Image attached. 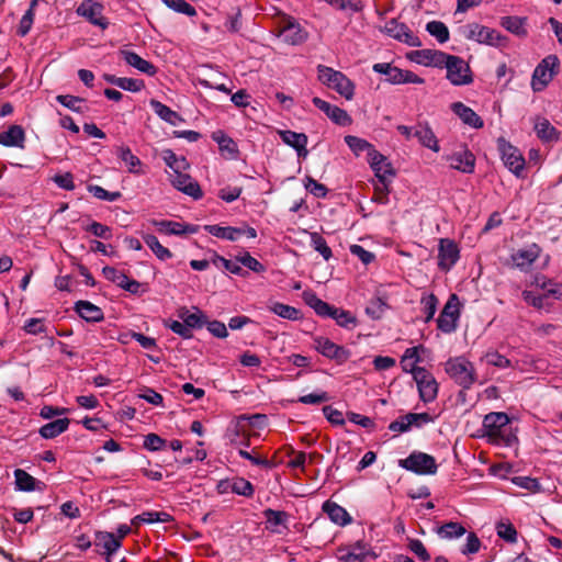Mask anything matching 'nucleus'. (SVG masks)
Masks as SVG:
<instances>
[{
    "label": "nucleus",
    "instance_id": "nucleus-1",
    "mask_svg": "<svg viewBox=\"0 0 562 562\" xmlns=\"http://www.w3.org/2000/svg\"><path fill=\"white\" fill-rule=\"evenodd\" d=\"M303 300L321 317L333 318L336 324L346 329H353L358 325L357 317L349 311L336 307L321 300L313 291H304Z\"/></svg>",
    "mask_w": 562,
    "mask_h": 562
},
{
    "label": "nucleus",
    "instance_id": "nucleus-2",
    "mask_svg": "<svg viewBox=\"0 0 562 562\" xmlns=\"http://www.w3.org/2000/svg\"><path fill=\"white\" fill-rule=\"evenodd\" d=\"M445 371L463 390H470L477 380L474 364L463 356L449 358Z\"/></svg>",
    "mask_w": 562,
    "mask_h": 562
},
{
    "label": "nucleus",
    "instance_id": "nucleus-3",
    "mask_svg": "<svg viewBox=\"0 0 562 562\" xmlns=\"http://www.w3.org/2000/svg\"><path fill=\"white\" fill-rule=\"evenodd\" d=\"M317 75L322 83L335 90L347 100H351L353 98L355 85L341 71L335 70L331 67L325 65H318Z\"/></svg>",
    "mask_w": 562,
    "mask_h": 562
},
{
    "label": "nucleus",
    "instance_id": "nucleus-4",
    "mask_svg": "<svg viewBox=\"0 0 562 562\" xmlns=\"http://www.w3.org/2000/svg\"><path fill=\"white\" fill-rule=\"evenodd\" d=\"M443 68L447 69L446 78L453 86H468L474 80L471 67L459 56L448 54Z\"/></svg>",
    "mask_w": 562,
    "mask_h": 562
},
{
    "label": "nucleus",
    "instance_id": "nucleus-5",
    "mask_svg": "<svg viewBox=\"0 0 562 562\" xmlns=\"http://www.w3.org/2000/svg\"><path fill=\"white\" fill-rule=\"evenodd\" d=\"M398 465L418 475H434L438 471L435 458L422 451H413L407 458L401 459Z\"/></svg>",
    "mask_w": 562,
    "mask_h": 562
},
{
    "label": "nucleus",
    "instance_id": "nucleus-6",
    "mask_svg": "<svg viewBox=\"0 0 562 562\" xmlns=\"http://www.w3.org/2000/svg\"><path fill=\"white\" fill-rule=\"evenodd\" d=\"M560 60L557 55H548L535 68L531 87L535 92L542 91L558 74Z\"/></svg>",
    "mask_w": 562,
    "mask_h": 562
},
{
    "label": "nucleus",
    "instance_id": "nucleus-7",
    "mask_svg": "<svg viewBox=\"0 0 562 562\" xmlns=\"http://www.w3.org/2000/svg\"><path fill=\"white\" fill-rule=\"evenodd\" d=\"M372 69L376 74L386 76V81L391 85L425 83V79L415 72L397 68L392 66L390 63H376L372 66Z\"/></svg>",
    "mask_w": 562,
    "mask_h": 562
},
{
    "label": "nucleus",
    "instance_id": "nucleus-8",
    "mask_svg": "<svg viewBox=\"0 0 562 562\" xmlns=\"http://www.w3.org/2000/svg\"><path fill=\"white\" fill-rule=\"evenodd\" d=\"M459 306L460 302L458 295L451 294L437 318V327L441 331L450 334L456 330L457 322L460 317Z\"/></svg>",
    "mask_w": 562,
    "mask_h": 562
},
{
    "label": "nucleus",
    "instance_id": "nucleus-9",
    "mask_svg": "<svg viewBox=\"0 0 562 562\" xmlns=\"http://www.w3.org/2000/svg\"><path fill=\"white\" fill-rule=\"evenodd\" d=\"M510 419L506 413L492 412L484 416L482 429L483 436L488 438L490 442H496L497 437L504 430L509 428Z\"/></svg>",
    "mask_w": 562,
    "mask_h": 562
},
{
    "label": "nucleus",
    "instance_id": "nucleus-10",
    "mask_svg": "<svg viewBox=\"0 0 562 562\" xmlns=\"http://www.w3.org/2000/svg\"><path fill=\"white\" fill-rule=\"evenodd\" d=\"M104 5L94 0H83L77 8L76 12L79 16L85 18L91 24L105 30L109 26V21L103 16Z\"/></svg>",
    "mask_w": 562,
    "mask_h": 562
},
{
    "label": "nucleus",
    "instance_id": "nucleus-11",
    "mask_svg": "<svg viewBox=\"0 0 562 562\" xmlns=\"http://www.w3.org/2000/svg\"><path fill=\"white\" fill-rule=\"evenodd\" d=\"M498 149L504 165L516 176H520L525 168V158L518 148L507 143L504 138L498 139Z\"/></svg>",
    "mask_w": 562,
    "mask_h": 562
},
{
    "label": "nucleus",
    "instance_id": "nucleus-12",
    "mask_svg": "<svg viewBox=\"0 0 562 562\" xmlns=\"http://www.w3.org/2000/svg\"><path fill=\"white\" fill-rule=\"evenodd\" d=\"M315 349L324 357L335 360L341 364L350 358V351L342 346H339L330 339L322 336L314 338Z\"/></svg>",
    "mask_w": 562,
    "mask_h": 562
},
{
    "label": "nucleus",
    "instance_id": "nucleus-13",
    "mask_svg": "<svg viewBox=\"0 0 562 562\" xmlns=\"http://www.w3.org/2000/svg\"><path fill=\"white\" fill-rule=\"evenodd\" d=\"M384 32L394 40L405 43L408 46L420 47L422 42L405 23L391 19L385 23Z\"/></svg>",
    "mask_w": 562,
    "mask_h": 562
},
{
    "label": "nucleus",
    "instance_id": "nucleus-14",
    "mask_svg": "<svg viewBox=\"0 0 562 562\" xmlns=\"http://www.w3.org/2000/svg\"><path fill=\"white\" fill-rule=\"evenodd\" d=\"M468 29L469 32L465 37L479 43L499 46L502 45V42L506 40V37L496 30L480 25L479 23H471L468 25Z\"/></svg>",
    "mask_w": 562,
    "mask_h": 562
},
{
    "label": "nucleus",
    "instance_id": "nucleus-15",
    "mask_svg": "<svg viewBox=\"0 0 562 562\" xmlns=\"http://www.w3.org/2000/svg\"><path fill=\"white\" fill-rule=\"evenodd\" d=\"M460 250L457 243L449 238H441L438 247V267L441 271H449L459 260Z\"/></svg>",
    "mask_w": 562,
    "mask_h": 562
},
{
    "label": "nucleus",
    "instance_id": "nucleus-16",
    "mask_svg": "<svg viewBox=\"0 0 562 562\" xmlns=\"http://www.w3.org/2000/svg\"><path fill=\"white\" fill-rule=\"evenodd\" d=\"M418 376L414 381L417 384L419 397L424 403H430L436 400L438 395L439 384L435 376L426 369L419 370Z\"/></svg>",
    "mask_w": 562,
    "mask_h": 562
},
{
    "label": "nucleus",
    "instance_id": "nucleus-17",
    "mask_svg": "<svg viewBox=\"0 0 562 562\" xmlns=\"http://www.w3.org/2000/svg\"><path fill=\"white\" fill-rule=\"evenodd\" d=\"M447 53L437 49H418L409 52L406 57L416 64L425 67L443 68Z\"/></svg>",
    "mask_w": 562,
    "mask_h": 562
},
{
    "label": "nucleus",
    "instance_id": "nucleus-18",
    "mask_svg": "<svg viewBox=\"0 0 562 562\" xmlns=\"http://www.w3.org/2000/svg\"><path fill=\"white\" fill-rule=\"evenodd\" d=\"M431 422H434V418L428 413H408L392 422L389 429L395 432H406L413 426L419 428Z\"/></svg>",
    "mask_w": 562,
    "mask_h": 562
},
{
    "label": "nucleus",
    "instance_id": "nucleus-19",
    "mask_svg": "<svg viewBox=\"0 0 562 562\" xmlns=\"http://www.w3.org/2000/svg\"><path fill=\"white\" fill-rule=\"evenodd\" d=\"M170 181L177 190L193 198L194 200H199L203 195L200 184L189 175L182 173L180 170L170 175Z\"/></svg>",
    "mask_w": 562,
    "mask_h": 562
},
{
    "label": "nucleus",
    "instance_id": "nucleus-20",
    "mask_svg": "<svg viewBox=\"0 0 562 562\" xmlns=\"http://www.w3.org/2000/svg\"><path fill=\"white\" fill-rule=\"evenodd\" d=\"M312 102L317 109L323 111L335 124L340 126H348L352 123L351 116L344 109L337 105H333L318 97H314Z\"/></svg>",
    "mask_w": 562,
    "mask_h": 562
},
{
    "label": "nucleus",
    "instance_id": "nucleus-21",
    "mask_svg": "<svg viewBox=\"0 0 562 562\" xmlns=\"http://www.w3.org/2000/svg\"><path fill=\"white\" fill-rule=\"evenodd\" d=\"M279 36L288 44L297 45L303 43L307 33L293 19H285L280 26Z\"/></svg>",
    "mask_w": 562,
    "mask_h": 562
},
{
    "label": "nucleus",
    "instance_id": "nucleus-22",
    "mask_svg": "<svg viewBox=\"0 0 562 562\" xmlns=\"http://www.w3.org/2000/svg\"><path fill=\"white\" fill-rule=\"evenodd\" d=\"M345 143L356 156H359L361 153L366 151L368 158H370L374 165H376L379 160H382V154L379 153L372 144L363 138L353 135H347L345 136Z\"/></svg>",
    "mask_w": 562,
    "mask_h": 562
},
{
    "label": "nucleus",
    "instance_id": "nucleus-23",
    "mask_svg": "<svg viewBox=\"0 0 562 562\" xmlns=\"http://www.w3.org/2000/svg\"><path fill=\"white\" fill-rule=\"evenodd\" d=\"M540 251L541 249L537 244L518 249L512 254L513 265L520 270H526L538 259Z\"/></svg>",
    "mask_w": 562,
    "mask_h": 562
},
{
    "label": "nucleus",
    "instance_id": "nucleus-24",
    "mask_svg": "<svg viewBox=\"0 0 562 562\" xmlns=\"http://www.w3.org/2000/svg\"><path fill=\"white\" fill-rule=\"evenodd\" d=\"M447 160L450 162V167L456 170L464 173H472L474 171L475 157L465 148L448 156Z\"/></svg>",
    "mask_w": 562,
    "mask_h": 562
},
{
    "label": "nucleus",
    "instance_id": "nucleus-25",
    "mask_svg": "<svg viewBox=\"0 0 562 562\" xmlns=\"http://www.w3.org/2000/svg\"><path fill=\"white\" fill-rule=\"evenodd\" d=\"M278 134L284 144L296 150L299 157L305 158L307 156L306 145L308 138L304 133L285 130L279 131Z\"/></svg>",
    "mask_w": 562,
    "mask_h": 562
},
{
    "label": "nucleus",
    "instance_id": "nucleus-26",
    "mask_svg": "<svg viewBox=\"0 0 562 562\" xmlns=\"http://www.w3.org/2000/svg\"><path fill=\"white\" fill-rule=\"evenodd\" d=\"M263 517L266 518V528L271 530L272 532L281 533L280 527L288 530V520L290 515L283 510H274L272 508H267L262 512Z\"/></svg>",
    "mask_w": 562,
    "mask_h": 562
},
{
    "label": "nucleus",
    "instance_id": "nucleus-27",
    "mask_svg": "<svg viewBox=\"0 0 562 562\" xmlns=\"http://www.w3.org/2000/svg\"><path fill=\"white\" fill-rule=\"evenodd\" d=\"M93 544L97 548H102L106 557L114 554L122 546L120 539H117L112 532L97 531L94 533Z\"/></svg>",
    "mask_w": 562,
    "mask_h": 562
},
{
    "label": "nucleus",
    "instance_id": "nucleus-28",
    "mask_svg": "<svg viewBox=\"0 0 562 562\" xmlns=\"http://www.w3.org/2000/svg\"><path fill=\"white\" fill-rule=\"evenodd\" d=\"M25 132L21 125H10L9 128L0 133V144L5 147L24 148Z\"/></svg>",
    "mask_w": 562,
    "mask_h": 562
},
{
    "label": "nucleus",
    "instance_id": "nucleus-29",
    "mask_svg": "<svg viewBox=\"0 0 562 562\" xmlns=\"http://www.w3.org/2000/svg\"><path fill=\"white\" fill-rule=\"evenodd\" d=\"M451 110L464 124L473 128H482L484 126L483 120L471 108L467 106L462 102L452 103Z\"/></svg>",
    "mask_w": 562,
    "mask_h": 562
},
{
    "label": "nucleus",
    "instance_id": "nucleus-30",
    "mask_svg": "<svg viewBox=\"0 0 562 562\" xmlns=\"http://www.w3.org/2000/svg\"><path fill=\"white\" fill-rule=\"evenodd\" d=\"M74 308L87 322L98 323L104 319L102 310L89 301H77Z\"/></svg>",
    "mask_w": 562,
    "mask_h": 562
},
{
    "label": "nucleus",
    "instance_id": "nucleus-31",
    "mask_svg": "<svg viewBox=\"0 0 562 562\" xmlns=\"http://www.w3.org/2000/svg\"><path fill=\"white\" fill-rule=\"evenodd\" d=\"M414 136L423 146L434 150L435 153L439 151L440 147L438 145V139L427 123H418L415 127Z\"/></svg>",
    "mask_w": 562,
    "mask_h": 562
},
{
    "label": "nucleus",
    "instance_id": "nucleus-32",
    "mask_svg": "<svg viewBox=\"0 0 562 562\" xmlns=\"http://www.w3.org/2000/svg\"><path fill=\"white\" fill-rule=\"evenodd\" d=\"M323 510L328 515L333 522L339 526H346L352 520L349 513L342 506L331 501H326L323 504Z\"/></svg>",
    "mask_w": 562,
    "mask_h": 562
},
{
    "label": "nucleus",
    "instance_id": "nucleus-33",
    "mask_svg": "<svg viewBox=\"0 0 562 562\" xmlns=\"http://www.w3.org/2000/svg\"><path fill=\"white\" fill-rule=\"evenodd\" d=\"M120 54L127 65L136 68L137 70L149 76L156 74V67L151 63L142 58L138 54L130 50H121Z\"/></svg>",
    "mask_w": 562,
    "mask_h": 562
},
{
    "label": "nucleus",
    "instance_id": "nucleus-34",
    "mask_svg": "<svg viewBox=\"0 0 562 562\" xmlns=\"http://www.w3.org/2000/svg\"><path fill=\"white\" fill-rule=\"evenodd\" d=\"M527 18L517 15H507L501 18L499 24L512 34L518 37H526L528 32L526 29Z\"/></svg>",
    "mask_w": 562,
    "mask_h": 562
},
{
    "label": "nucleus",
    "instance_id": "nucleus-35",
    "mask_svg": "<svg viewBox=\"0 0 562 562\" xmlns=\"http://www.w3.org/2000/svg\"><path fill=\"white\" fill-rule=\"evenodd\" d=\"M149 105L155 114H157L161 120L169 123L170 125H177L179 122L183 121V119L176 111L171 110L169 106L158 100L151 99L149 101Z\"/></svg>",
    "mask_w": 562,
    "mask_h": 562
},
{
    "label": "nucleus",
    "instance_id": "nucleus-36",
    "mask_svg": "<svg viewBox=\"0 0 562 562\" xmlns=\"http://www.w3.org/2000/svg\"><path fill=\"white\" fill-rule=\"evenodd\" d=\"M14 477L15 486L16 490L19 491L32 492L35 490H41L40 485H44V483L37 481L35 477H33L31 474H29L26 471L22 469H16L14 471Z\"/></svg>",
    "mask_w": 562,
    "mask_h": 562
},
{
    "label": "nucleus",
    "instance_id": "nucleus-37",
    "mask_svg": "<svg viewBox=\"0 0 562 562\" xmlns=\"http://www.w3.org/2000/svg\"><path fill=\"white\" fill-rule=\"evenodd\" d=\"M70 420L68 418H59L43 425L38 432L45 439H53L68 429Z\"/></svg>",
    "mask_w": 562,
    "mask_h": 562
},
{
    "label": "nucleus",
    "instance_id": "nucleus-38",
    "mask_svg": "<svg viewBox=\"0 0 562 562\" xmlns=\"http://www.w3.org/2000/svg\"><path fill=\"white\" fill-rule=\"evenodd\" d=\"M204 229L217 237V238H222V239H226V240H231V241H235L237 239H239L240 237V229L238 227H233V226H220V225H205L204 226Z\"/></svg>",
    "mask_w": 562,
    "mask_h": 562
},
{
    "label": "nucleus",
    "instance_id": "nucleus-39",
    "mask_svg": "<svg viewBox=\"0 0 562 562\" xmlns=\"http://www.w3.org/2000/svg\"><path fill=\"white\" fill-rule=\"evenodd\" d=\"M267 307L270 312L285 319L296 321L301 317L300 310L280 302L269 301Z\"/></svg>",
    "mask_w": 562,
    "mask_h": 562
},
{
    "label": "nucleus",
    "instance_id": "nucleus-40",
    "mask_svg": "<svg viewBox=\"0 0 562 562\" xmlns=\"http://www.w3.org/2000/svg\"><path fill=\"white\" fill-rule=\"evenodd\" d=\"M117 156L122 159V161L125 162L127 170L131 173L140 175L143 173L140 167L142 161L137 156H135L130 147L127 146H121L117 148Z\"/></svg>",
    "mask_w": 562,
    "mask_h": 562
},
{
    "label": "nucleus",
    "instance_id": "nucleus-41",
    "mask_svg": "<svg viewBox=\"0 0 562 562\" xmlns=\"http://www.w3.org/2000/svg\"><path fill=\"white\" fill-rule=\"evenodd\" d=\"M212 138L218 144L222 153H227L228 158L236 159L238 155L237 144L222 131L213 133Z\"/></svg>",
    "mask_w": 562,
    "mask_h": 562
},
{
    "label": "nucleus",
    "instance_id": "nucleus-42",
    "mask_svg": "<svg viewBox=\"0 0 562 562\" xmlns=\"http://www.w3.org/2000/svg\"><path fill=\"white\" fill-rule=\"evenodd\" d=\"M211 262L217 268H224L233 274L245 277L248 274L240 266L239 262L235 260L226 259L217 254H214Z\"/></svg>",
    "mask_w": 562,
    "mask_h": 562
},
{
    "label": "nucleus",
    "instance_id": "nucleus-43",
    "mask_svg": "<svg viewBox=\"0 0 562 562\" xmlns=\"http://www.w3.org/2000/svg\"><path fill=\"white\" fill-rule=\"evenodd\" d=\"M144 241L159 260L165 261L172 258V252L168 248L164 247L155 235H145Z\"/></svg>",
    "mask_w": 562,
    "mask_h": 562
},
{
    "label": "nucleus",
    "instance_id": "nucleus-44",
    "mask_svg": "<svg viewBox=\"0 0 562 562\" xmlns=\"http://www.w3.org/2000/svg\"><path fill=\"white\" fill-rule=\"evenodd\" d=\"M387 308L389 304L385 299L374 296L368 302L366 314L372 319H380Z\"/></svg>",
    "mask_w": 562,
    "mask_h": 562
},
{
    "label": "nucleus",
    "instance_id": "nucleus-45",
    "mask_svg": "<svg viewBox=\"0 0 562 562\" xmlns=\"http://www.w3.org/2000/svg\"><path fill=\"white\" fill-rule=\"evenodd\" d=\"M426 31L434 36L440 44L449 41L450 32L447 25L441 21H429L426 24Z\"/></svg>",
    "mask_w": 562,
    "mask_h": 562
},
{
    "label": "nucleus",
    "instance_id": "nucleus-46",
    "mask_svg": "<svg viewBox=\"0 0 562 562\" xmlns=\"http://www.w3.org/2000/svg\"><path fill=\"white\" fill-rule=\"evenodd\" d=\"M535 131L542 140L550 142L558 138V131L547 119L538 120L535 124Z\"/></svg>",
    "mask_w": 562,
    "mask_h": 562
},
{
    "label": "nucleus",
    "instance_id": "nucleus-47",
    "mask_svg": "<svg viewBox=\"0 0 562 562\" xmlns=\"http://www.w3.org/2000/svg\"><path fill=\"white\" fill-rule=\"evenodd\" d=\"M369 164L372 170L375 173V177L379 179L380 183L384 184V180L386 176H394V169L392 165L387 161L386 157L382 155V160H379L376 165L372 162L369 158Z\"/></svg>",
    "mask_w": 562,
    "mask_h": 562
},
{
    "label": "nucleus",
    "instance_id": "nucleus-48",
    "mask_svg": "<svg viewBox=\"0 0 562 562\" xmlns=\"http://www.w3.org/2000/svg\"><path fill=\"white\" fill-rule=\"evenodd\" d=\"M467 532L465 528L454 521H449L443 524L441 527L438 528L437 533L441 538L446 539H452V538H460Z\"/></svg>",
    "mask_w": 562,
    "mask_h": 562
},
{
    "label": "nucleus",
    "instance_id": "nucleus-49",
    "mask_svg": "<svg viewBox=\"0 0 562 562\" xmlns=\"http://www.w3.org/2000/svg\"><path fill=\"white\" fill-rule=\"evenodd\" d=\"M311 246L315 251L321 254L324 260L328 261L333 257V251L327 245V241L321 234L316 232L311 233Z\"/></svg>",
    "mask_w": 562,
    "mask_h": 562
},
{
    "label": "nucleus",
    "instance_id": "nucleus-50",
    "mask_svg": "<svg viewBox=\"0 0 562 562\" xmlns=\"http://www.w3.org/2000/svg\"><path fill=\"white\" fill-rule=\"evenodd\" d=\"M153 224L155 225L157 231L161 234L176 235V236L183 235V231H181L182 223H180V222L161 220V221H154Z\"/></svg>",
    "mask_w": 562,
    "mask_h": 562
},
{
    "label": "nucleus",
    "instance_id": "nucleus-51",
    "mask_svg": "<svg viewBox=\"0 0 562 562\" xmlns=\"http://www.w3.org/2000/svg\"><path fill=\"white\" fill-rule=\"evenodd\" d=\"M231 492L245 497H251L255 492V487L248 480L244 477L232 479Z\"/></svg>",
    "mask_w": 562,
    "mask_h": 562
},
{
    "label": "nucleus",
    "instance_id": "nucleus-52",
    "mask_svg": "<svg viewBox=\"0 0 562 562\" xmlns=\"http://www.w3.org/2000/svg\"><path fill=\"white\" fill-rule=\"evenodd\" d=\"M162 159L166 165L173 170V172L186 169L189 166L184 157H178L171 149L162 151Z\"/></svg>",
    "mask_w": 562,
    "mask_h": 562
},
{
    "label": "nucleus",
    "instance_id": "nucleus-53",
    "mask_svg": "<svg viewBox=\"0 0 562 562\" xmlns=\"http://www.w3.org/2000/svg\"><path fill=\"white\" fill-rule=\"evenodd\" d=\"M56 101L74 112H77V113L85 112V109L81 105L83 103V99H81L79 97H75L71 94H58L56 97Z\"/></svg>",
    "mask_w": 562,
    "mask_h": 562
},
{
    "label": "nucleus",
    "instance_id": "nucleus-54",
    "mask_svg": "<svg viewBox=\"0 0 562 562\" xmlns=\"http://www.w3.org/2000/svg\"><path fill=\"white\" fill-rule=\"evenodd\" d=\"M236 261L239 262V266L243 265L256 273H262L266 271V267L247 251L241 255H237Z\"/></svg>",
    "mask_w": 562,
    "mask_h": 562
},
{
    "label": "nucleus",
    "instance_id": "nucleus-55",
    "mask_svg": "<svg viewBox=\"0 0 562 562\" xmlns=\"http://www.w3.org/2000/svg\"><path fill=\"white\" fill-rule=\"evenodd\" d=\"M193 310L195 312L188 315L184 319V324L191 331L192 329L202 328L207 323V317L199 307L193 306Z\"/></svg>",
    "mask_w": 562,
    "mask_h": 562
},
{
    "label": "nucleus",
    "instance_id": "nucleus-56",
    "mask_svg": "<svg viewBox=\"0 0 562 562\" xmlns=\"http://www.w3.org/2000/svg\"><path fill=\"white\" fill-rule=\"evenodd\" d=\"M169 9L186 14L188 16L196 15V10L193 5L184 0H161Z\"/></svg>",
    "mask_w": 562,
    "mask_h": 562
},
{
    "label": "nucleus",
    "instance_id": "nucleus-57",
    "mask_svg": "<svg viewBox=\"0 0 562 562\" xmlns=\"http://www.w3.org/2000/svg\"><path fill=\"white\" fill-rule=\"evenodd\" d=\"M167 441L159 435L150 432L144 436L143 447L148 451H160L166 448Z\"/></svg>",
    "mask_w": 562,
    "mask_h": 562
},
{
    "label": "nucleus",
    "instance_id": "nucleus-58",
    "mask_svg": "<svg viewBox=\"0 0 562 562\" xmlns=\"http://www.w3.org/2000/svg\"><path fill=\"white\" fill-rule=\"evenodd\" d=\"M88 191L93 194L94 198L110 202L117 201L122 196L119 191L110 192L97 184L89 186Z\"/></svg>",
    "mask_w": 562,
    "mask_h": 562
},
{
    "label": "nucleus",
    "instance_id": "nucleus-59",
    "mask_svg": "<svg viewBox=\"0 0 562 562\" xmlns=\"http://www.w3.org/2000/svg\"><path fill=\"white\" fill-rule=\"evenodd\" d=\"M423 312L425 314V323L430 322L437 311L438 299L435 294L422 297Z\"/></svg>",
    "mask_w": 562,
    "mask_h": 562
},
{
    "label": "nucleus",
    "instance_id": "nucleus-60",
    "mask_svg": "<svg viewBox=\"0 0 562 562\" xmlns=\"http://www.w3.org/2000/svg\"><path fill=\"white\" fill-rule=\"evenodd\" d=\"M164 326L166 328H169L175 334L179 335L183 339H191L193 337V334L191 330L188 329L184 322L173 321V319H165Z\"/></svg>",
    "mask_w": 562,
    "mask_h": 562
},
{
    "label": "nucleus",
    "instance_id": "nucleus-61",
    "mask_svg": "<svg viewBox=\"0 0 562 562\" xmlns=\"http://www.w3.org/2000/svg\"><path fill=\"white\" fill-rule=\"evenodd\" d=\"M85 231L91 233L95 237L102 239H111L112 238V229L111 227L93 221L91 224L85 227Z\"/></svg>",
    "mask_w": 562,
    "mask_h": 562
},
{
    "label": "nucleus",
    "instance_id": "nucleus-62",
    "mask_svg": "<svg viewBox=\"0 0 562 562\" xmlns=\"http://www.w3.org/2000/svg\"><path fill=\"white\" fill-rule=\"evenodd\" d=\"M484 360L487 364L497 367L499 369H506L512 366L509 359L498 353L497 351H488L484 355Z\"/></svg>",
    "mask_w": 562,
    "mask_h": 562
},
{
    "label": "nucleus",
    "instance_id": "nucleus-63",
    "mask_svg": "<svg viewBox=\"0 0 562 562\" xmlns=\"http://www.w3.org/2000/svg\"><path fill=\"white\" fill-rule=\"evenodd\" d=\"M408 549L423 562H428L430 560V554L428 553L426 547L419 539H408Z\"/></svg>",
    "mask_w": 562,
    "mask_h": 562
},
{
    "label": "nucleus",
    "instance_id": "nucleus-64",
    "mask_svg": "<svg viewBox=\"0 0 562 562\" xmlns=\"http://www.w3.org/2000/svg\"><path fill=\"white\" fill-rule=\"evenodd\" d=\"M497 535L507 542H516L517 531L512 524L498 522L496 525Z\"/></svg>",
    "mask_w": 562,
    "mask_h": 562
}]
</instances>
